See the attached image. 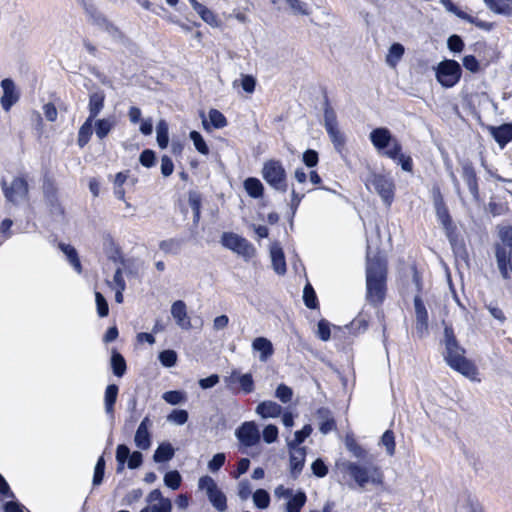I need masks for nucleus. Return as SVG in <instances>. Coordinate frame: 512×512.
<instances>
[{"label":"nucleus","instance_id":"c9c22d12","mask_svg":"<svg viewBox=\"0 0 512 512\" xmlns=\"http://www.w3.org/2000/svg\"><path fill=\"white\" fill-rule=\"evenodd\" d=\"M463 179L466 182L470 193L476 198L478 196V185L475 172L472 167H463Z\"/></svg>","mask_w":512,"mask_h":512},{"label":"nucleus","instance_id":"aec40b11","mask_svg":"<svg viewBox=\"0 0 512 512\" xmlns=\"http://www.w3.org/2000/svg\"><path fill=\"white\" fill-rule=\"evenodd\" d=\"M306 450L304 447L290 448V468L293 477H297L305 463Z\"/></svg>","mask_w":512,"mask_h":512},{"label":"nucleus","instance_id":"338daca9","mask_svg":"<svg viewBox=\"0 0 512 512\" xmlns=\"http://www.w3.org/2000/svg\"><path fill=\"white\" fill-rule=\"evenodd\" d=\"M448 48L453 52H461L464 48V42L458 35H452L447 41Z\"/></svg>","mask_w":512,"mask_h":512},{"label":"nucleus","instance_id":"e433bc0d","mask_svg":"<svg viewBox=\"0 0 512 512\" xmlns=\"http://www.w3.org/2000/svg\"><path fill=\"white\" fill-rule=\"evenodd\" d=\"M111 367L114 375L117 377H122L126 372V361L124 357L117 351L112 352Z\"/></svg>","mask_w":512,"mask_h":512},{"label":"nucleus","instance_id":"4d7b16f0","mask_svg":"<svg viewBox=\"0 0 512 512\" xmlns=\"http://www.w3.org/2000/svg\"><path fill=\"white\" fill-rule=\"evenodd\" d=\"M95 301L97 306V313L100 317H106L109 313L108 303L105 297L100 293H95Z\"/></svg>","mask_w":512,"mask_h":512},{"label":"nucleus","instance_id":"774afa93","mask_svg":"<svg viewBox=\"0 0 512 512\" xmlns=\"http://www.w3.org/2000/svg\"><path fill=\"white\" fill-rule=\"evenodd\" d=\"M148 507L151 512H172L171 500H163L162 503H155Z\"/></svg>","mask_w":512,"mask_h":512},{"label":"nucleus","instance_id":"7c9ffc66","mask_svg":"<svg viewBox=\"0 0 512 512\" xmlns=\"http://www.w3.org/2000/svg\"><path fill=\"white\" fill-rule=\"evenodd\" d=\"M244 188L252 198H260L263 196L264 186L257 178L250 177L244 181Z\"/></svg>","mask_w":512,"mask_h":512},{"label":"nucleus","instance_id":"6e6552de","mask_svg":"<svg viewBox=\"0 0 512 512\" xmlns=\"http://www.w3.org/2000/svg\"><path fill=\"white\" fill-rule=\"evenodd\" d=\"M436 77L443 86L452 87L461 77V67L455 60L442 61L437 67Z\"/></svg>","mask_w":512,"mask_h":512},{"label":"nucleus","instance_id":"37998d69","mask_svg":"<svg viewBox=\"0 0 512 512\" xmlns=\"http://www.w3.org/2000/svg\"><path fill=\"white\" fill-rule=\"evenodd\" d=\"M182 477L176 470L169 471L164 476V483L172 490H177L181 485Z\"/></svg>","mask_w":512,"mask_h":512},{"label":"nucleus","instance_id":"c85d7f7f","mask_svg":"<svg viewBox=\"0 0 512 512\" xmlns=\"http://www.w3.org/2000/svg\"><path fill=\"white\" fill-rule=\"evenodd\" d=\"M116 121L114 117H108L103 119H98L95 122V133L96 136L102 140L104 139L110 131L115 127Z\"/></svg>","mask_w":512,"mask_h":512},{"label":"nucleus","instance_id":"6e6d98bb","mask_svg":"<svg viewBox=\"0 0 512 512\" xmlns=\"http://www.w3.org/2000/svg\"><path fill=\"white\" fill-rule=\"evenodd\" d=\"M209 119H210L211 124L215 128H223L227 125V120H226L225 116L220 111H218L216 109H211L209 111Z\"/></svg>","mask_w":512,"mask_h":512},{"label":"nucleus","instance_id":"20e7f679","mask_svg":"<svg viewBox=\"0 0 512 512\" xmlns=\"http://www.w3.org/2000/svg\"><path fill=\"white\" fill-rule=\"evenodd\" d=\"M262 177L273 189L285 193L288 188L286 170L279 160H268L262 168Z\"/></svg>","mask_w":512,"mask_h":512},{"label":"nucleus","instance_id":"b1692460","mask_svg":"<svg viewBox=\"0 0 512 512\" xmlns=\"http://www.w3.org/2000/svg\"><path fill=\"white\" fill-rule=\"evenodd\" d=\"M119 388L116 384H110L105 389L104 407L106 414L111 420L114 419V405L117 400Z\"/></svg>","mask_w":512,"mask_h":512},{"label":"nucleus","instance_id":"393cba45","mask_svg":"<svg viewBox=\"0 0 512 512\" xmlns=\"http://www.w3.org/2000/svg\"><path fill=\"white\" fill-rule=\"evenodd\" d=\"M317 418L319 420V430L323 434H327L336 428L335 420L327 408H320L317 411Z\"/></svg>","mask_w":512,"mask_h":512},{"label":"nucleus","instance_id":"de8ad7c7","mask_svg":"<svg viewBox=\"0 0 512 512\" xmlns=\"http://www.w3.org/2000/svg\"><path fill=\"white\" fill-rule=\"evenodd\" d=\"M159 361L165 367H173L177 362V353L174 350H164L160 352Z\"/></svg>","mask_w":512,"mask_h":512},{"label":"nucleus","instance_id":"49530a36","mask_svg":"<svg viewBox=\"0 0 512 512\" xmlns=\"http://www.w3.org/2000/svg\"><path fill=\"white\" fill-rule=\"evenodd\" d=\"M180 247H181V242L177 239L163 240L159 243L160 250H162L166 254H168V253L177 254L180 250Z\"/></svg>","mask_w":512,"mask_h":512},{"label":"nucleus","instance_id":"13d9d810","mask_svg":"<svg viewBox=\"0 0 512 512\" xmlns=\"http://www.w3.org/2000/svg\"><path fill=\"white\" fill-rule=\"evenodd\" d=\"M163 399L172 405H177L185 401V395L180 391H168L163 394Z\"/></svg>","mask_w":512,"mask_h":512},{"label":"nucleus","instance_id":"39448f33","mask_svg":"<svg viewBox=\"0 0 512 512\" xmlns=\"http://www.w3.org/2000/svg\"><path fill=\"white\" fill-rule=\"evenodd\" d=\"M220 242L222 246L243 257L246 261L256 254L255 247L247 239L236 233L224 232L221 235Z\"/></svg>","mask_w":512,"mask_h":512},{"label":"nucleus","instance_id":"a19ab883","mask_svg":"<svg viewBox=\"0 0 512 512\" xmlns=\"http://www.w3.org/2000/svg\"><path fill=\"white\" fill-rule=\"evenodd\" d=\"M326 131H327L335 149L338 152H340L345 145V136L337 127L328 129Z\"/></svg>","mask_w":512,"mask_h":512},{"label":"nucleus","instance_id":"4be33fe9","mask_svg":"<svg viewBox=\"0 0 512 512\" xmlns=\"http://www.w3.org/2000/svg\"><path fill=\"white\" fill-rule=\"evenodd\" d=\"M255 411L263 419L277 418L282 414V407L274 401L267 400L260 402Z\"/></svg>","mask_w":512,"mask_h":512},{"label":"nucleus","instance_id":"1a4fd4ad","mask_svg":"<svg viewBox=\"0 0 512 512\" xmlns=\"http://www.w3.org/2000/svg\"><path fill=\"white\" fill-rule=\"evenodd\" d=\"M2 190L7 201L18 204L27 199L28 183L24 178H14L10 184L2 181Z\"/></svg>","mask_w":512,"mask_h":512},{"label":"nucleus","instance_id":"8fccbe9b","mask_svg":"<svg viewBox=\"0 0 512 512\" xmlns=\"http://www.w3.org/2000/svg\"><path fill=\"white\" fill-rule=\"evenodd\" d=\"M285 2L289 6L292 13H294V14H301V15H309L310 14L307 4L301 0H285Z\"/></svg>","mask_w":512,"mask_h":512},{"label":"nucleus","instance_id":"2f4dec72","mask_svg":"<svg viewBox=\"0 0 512 512\" xmlns=\"http://www.w3.org/2000/svg\"><path fill=\"white\" fill-rule=\"evenodd\" d=\"M59 248L61 251L67 256L68 261L73 266V268L77 271V273L82 272V266L77 254V251L74 247L69 244L60 243Z\"/></svg>","mask_w":512,"mask_h":512},{"label":"nucleus","instance_id":"dca6fc26","mask_svg":"<svg viewBox=\"0 0 512 512\" xmlns=\"http://www.w3.org/2000/svg\"><path fill=\"white\" fill-rule=\"evenodd\" d=\"M151 426L152 422L148 417H145L138 426L135 433L134 442L139 449L147 450L150 448L151 436L149 433V428Z\"/></svg>","mask_w":512,"mask_h":512},{"label":"nucleus","instance_id":"e2e57ef3","mask_svg":"<svg viewBox=\"0 0 512 512\" xmlns=\"http://www.w3.org/2000/svg\"><path fill=\"white\" fill-rule=\"evenodd\" d=\"M140 163L147 168L152 167L155 164V153L150 149L144 150L139 157Z\"/></svg>","mask_w":512,"mask_h":512},{"label":"nucleus","instance_id":"f8f14e48","mask_svg":"<svg viewBox=\"0 0 512 512\" xmlns=\"http://www.w3.org/2000/svg\"><path fill=\"white\" fill-rule=\"evenodd\" d=\"M238 440L246 447L259 443L260 432L255 422H244L235 432Z\"/></svg>","mask_w":512,"mask_h":512},{"label":"nucleus","instance_id":"a878e982","mask_svg":"<svg viewBox=\"0 0 512 512\" xmlns=\"http://www.w3.org/2000/svg\"><path fill=\"white\" fill-rule=\"evenodd\" d=\"M270 255L275 272L278 274H284L286 272L284 253L277 243L271 246Z\"/></svg>","mask_w":512,"mask_h":512},{"label":"nucleus","instance_id":"c03bdc74","mask_svg":"<svg viewBox=\"0 0 512 512\" xmlns=\"http://www.w3.org/2000/svg\"><path fill=\"white\" fill-rule=\"evenodd\" d=\"M324 127L326 130L337 127L336 114L327 100L324 108Z\"/></svg>","mask_w":512,"mask_h":512},{"label":"nucleus","instance_id":"bf43d9fd","mask_svg":"<svg viewBox=\"0 0 512 512\" xmlns=\"http://www.w3.org/2000/svg\"><path fill=\"white\" fill-rule=\"evenodd\" d=\"M167 419L177 425H183L188 420V413L186 410H174L168 415Z\"/></svg>","mask_w":512,"mask_h":512},{"label":"nucleus","instance_id":"f704fd0d","mask_svg":"<svg viewBox=\"0 0 512 512\" xmlns=\"http://www.w3.org/2000/svg\"><path fill=\"white\" fill-rule=\"evenodd\" d=\"M404 54V47L400 43H394L389 48V52L386 56V63L391 68L396 67L399 60L402 58Z\"/></svg>","mask_w":512,"mask_h":512},{"label":"nucleus","instance_id":"2eb2a0df","mask_svg":"<svg viewBox=\"0 0 512 512\" xmlns=\"http://www.w3.org/2000/svg\"><path fill=\"white\" fill-rule=\"evenodd\" d=\"M384 156L396 161L401 165V168L406 172H412L413 161L410 156H406L402 153V146L400 143H394L393 148H389L384 151Z\"/></svg>","mask_w":512,"mask_h":512},{"label":"nucleus","instance_id":"cd10ccee","mask_svg":"<svg viewBox=\"0 0 512 512\" xmlns=\"http://www.w3.org/2000/svg\"><path fill=\"white\" fill-rule=\"evenodd\" d=\"M487 7L498 14H512V0H483Z\"/></svg>","mask_w":512,"mask_h":512},{"label":"nucleus","instance_id":"bb28decb","mask_svg":"<svg viewBox=\"0 0 512 512\" xmlns=\"http://www.w3.org/2000/svg\"><path fill=\"white\" fill-rule=\"evenodd\" d=\"M492 136L501 147H504L512 140V125L504 124L500 127L492 128Z\"/></svg>","mask_w":512,"mask_h":512},{"label":"nucleus","instance_id":"79ce46f5","mask_svg":"<svg viewBox=\"0 0 512 512\" xmlns=\"http://www.w3.org/2000/svg\"><path fill=\"white\" fill-rule=\"evenodd\" d=\"M130 455V449L124 444H120L116 449V460L118 463L117 472L120 473L124 469V465Z\"/></svg>","mask_w":512,"mask_h":512},{"label":"nucleus","instance_id":"58836bf2","mask_svg":"<svg viewBox=\"0 0 512 512\" xmlns=\"http://www.w3.org/2000/svg\"><path fill=\"white\" fill-rule=\"evenodd\" d=\"M157 143L160 148H166L168 145V124L164 120H160L156 126Z\"/></svg>","mask_w":512,"mask_h":512},{"label":"nucleus","instance_id":"f3484780","mask_svg":"<svg viewBox=\"0 0 512 512\" xmlns=\"http://www.w3.org/2000/svg\"><path fill=\"white\" fill-rule=\"evenodd\" d=\"M1 87L3 89V95L0 99L1 106L5 111H9L18 101L19 95L15 91V85L11 79L2 80Z\"/></svg>","mask_w":512,"mask_h":512},{"label":"nucleus","instance_id":"0e129e2a","mask_svg":"<svg viewBox=\"0 0 512 512\" xmlns=\"http://www.w3.org/2000/svg\"><path fill=\"white\" fill-rule=\"evenodd\" d=\"M252 493V488L248 480L244 479L238 484V496L241 500H247Z\"/></svg>","mask_w":512,"mask_h":512},{"label":"nucleus","instance_id":"a211bd4d","mask_svg":"<svg viewBox=\"0 0 512 512\" xmlns=\"http://www.w3.org/2000/svg\"><path fill=\"white\" fill-rule=\"evenodd\" d=\"M171 315L181 329L189 330L191 328V321L184 301L177 300L172 304Z\"/></svg>","mask_w":512,"mask_h":512},{"label":"nucleus","instance_id":"5701e85b","mask_svg":"<svg viewBox=\"0 0 512 512\" xmlns=\"http://www.w3.org/2000/svg\"><path fill=\"white\" fill-rule=\"evenodd\" d=\"M104 101L105 94L103 91H96L89 95V116L87 119L94 120L100 114L104 107Z\"/></svg>","mask_w":512,"mask_h":512},{"label":"nucleus","instance_id":"864d4df0","mask_svg":"<svg viewBox=\"0 0 512 512\" xmlns=\"http://www.w3.org/2000/svg\"><path fill=\"white\" fill-rule=\"evenodd\" d=\"M190 138L194 143L195 148L201 154L207 155L209 153L208 146L206 145L202 135L197 131L190 132Z\"/></svg>","mask_w":512,"mask_h":512},{"label":"nucleus","instance_id":"7ed1b4c3","mask_svg":"<svg viewBox=\"0 0 512 512\" xmlns=\"http://www.w3.org/2000/svg\"><path fill=\"white\" fill-rule=\"evenodd\" d=\"M444 343L447 364L465 377L474 379L477 375V369L472 362L465 358V350L458 344L451 325L445 324Z\"/></svg>","mask_w":512,"mask_h":512},{"label":"nucleus","instance_id":"f257e3e1","mask_svg":"<svg viewBox=\"0 0 512 512\" xmlns=\"http://www.w3.org/2000/svg\"><path fill=\"white\" fill-rule=\"evenodd\" d=\"M386 293V264L378 256H367L366 299L374 306L382 304Z\"/></svg>","mask_w":512,"mask_h":512},{"label":"nucleus","instance_id":"473e14b6","mask_svg":"<svg viewBox=\"0 0 512 512\" xmlns=\"http://www.w3.org/2000/svg\"><path fill=\"white\" fill-rule=\"evenodd\" d=\"M345 446L354 457L363 460L367 459V451L357 443L352 435H347L345 437Z\"/></svg>","mask_w":512,"mask_h":512},{"label":"nucleus","instance_id":"3c124183","mask_svg":"<svg viewBox=\"0 0 512 512\" xmlns=\"http://www.w3.org/2000/svg\"><path fill=\"white\" fill-rule=\"evenodd\" d=\"M275 397L278 398L282 403L286 404L292 400L293 390L285 384H280L276 388Z\"/></svg>","mask_w":512,"mask_h":512},{"label":"nucleus","instance_id":"ea45409f","mask_svg":"<svg viewBox=\"0 0 512 512\" xmlns=\"http://www.w3.org/2000/svg\"><path fill=\"white\" fill-rule=\"evenodd\" d=\"M253 502L259 509H266L270 504V495L264 489H257L253 493Z\"/></svg>","mask_w":512,"mask_h":512},{"label":"nucleus","instance_id":"680f3d73","mask_svg":"<svg viewBox=\"0 0 512 512\" xmlns=\"http://www.w3.org/2000/svg\"><path fill=\"white\" fill-rule=\"evenodd\" d=\"M189 205L194 213V222L197 223L200 218V207H201V201L198 195L191 194L189 196Z\"/></svg>","mask_w":512,"mask_h":512},{"label":"nucleus","instance_id":"09e8293b","mask_svg":"<svg viewBox=\"0 0 512 512\" xmlns=\"http://www.w3.org/2000/svg\"><path fill=\"white\" fill-rule=\"evenodd\" d=\"M303 300H304L305 305L308 308L314 309L317 307V297H316L314 289L312 288V286L310 284H307L304 287Z\"/></svg>","mask_w":512,"mask_h":512},{"label":"nucleus","instance_id":"0eeeda50","mask_svg":"<svg viewBox=\"0 0 512 512\" xmlns=\"http://www.w3.org/2000/svg\"><path fill=\"white\" fill-rule=\"evenodd\" d=\"M198 488L205 491L210 503L215 509L220 512L226 511V496L212 477L208 475L202 476L198 481Z\"/></svg>","mask_w":512,"mask_h":512},{"label":"nucleus","instance_id":"69168bd1","mask_svg":"<svg viewBox=\"0 0 512 512\" xmlns=\"http://www.w3.org/2000/svg\"><path fill=\"white\" fill-rule=\"evenodd\" d=\"M225 463V454L217 453L213 456V458L208 463V468L212 472L218 471L223 464Z\"/></svg>","mask_w":512,"mask_h":512},{"label":"nucleus","instance_id":"c756f323","mask_svg":"<svg viewBox=\"0 0 512 512\" xmlns=\"http://www.w3.org/2000/svg\"><path fill=\"white\" fill-rule=\"evenodd\" d=\"M174 448L170 443H161L154 452L153 459L157 463L166 462L174 457Z\"/></svg>","mask_w":512,"mask_h":512},{"label":"nucleus","instance_id":"5fc2aeb1","mask_svg":"<svg viewBox=\"0 0 512 512\" xmlns=\"http://www.w3.org/2000/svg\"><path fill=\"white\" fill-rule=\"evenodd\" d=\"M104 470H105V460L104 457L101 456L97 460V463L94 468V476H93V485L97 486L102 483L103 477H104Z\"/></svg>","mask_w":512,"mask_h":512},{"label":"nucleus","instance_id":"412c9836","mask_svg":"<svg viewBox=\"0 0 512 512\" xmlns=\"http://www.w3.org/2000/svg\"><path fill=\"white\" fill-rule=\"evenodd\" d=\"M252 349L259 352V360L266 362L274 353L272 342L265 337H257L252 342Z\"/></svg>","mask_w":512,"mask_h":512},{"label":"nucleus","instance_id":"72a5a7b5","mask_svg":"<svg viewBox=\"0 0 512 512\" xmlns=\"http://www.w3.org/2000/svg\"><path fill=\"white\" fill-rule=\"evenodd\" d=\"M93 121L94 120L86 119L79 128L77 143L81 148H83L89 142L93 134Z\"/></svg>","mask_w":512,"mask_h":512},{"label":"nucleus","instance_id":"f03ea898","mask_svg":"<svg viewBox=\"0 0 512 512\" xmlns=\"http://www.w3.org/2000/svg\"><path fill=\"white\" fill-rule=\"evenodd\" d=\"M336 467L341 473L349 476L360 488H365L368 484H383L384 474L381 468L370 460L366 459L364 463L349 460L338 461Z\"/></svg>","mask_w":512,"mask_h":512},{"label":"nucleus","instance_id":"9d476101","mask_svg":"<svg viewBox=\"0 0 512 512\" xmlns=\"http://www.w3.org/2000/svg\"><path fill=\"white\" fill-rule=\"evenodd\" d=\"M369 139L378 152L384 153L385 150L394 147V143H400L392 136L390 130L386 127L373 129L369 134Z\"/></svg>","mask_w":512,"mask_h":512},{"label":"nucleus","instance_id":"a18cd8bd","mask_svg":"<svg viewBox=\"0 0 512 512\" xmlns=\"http://www.w3.org/2000/svg\"><path fill=\"white\" fill-rule=\"evenodd\" d=\"M311 433V425H305L301 430L296 431L294 440L288 443L289 448L298 447Z\"/></svg>","mask_w":512,"mask_h":512},{"label":"nucleus","instance_id":"9b49d317","mask_svg":"<svg viewBox=\"0 0 512 512\" xmlns=\"http://www.w3.org/2000/svg\"><path fill=\"white\" fill-rule=\"evenodd\" d=\"M370 183L384 203L390 206L394 198L395 185L393 180L384 175L375 174L372 176Z\"/></svg>","mask_w":512,"mask_h":512},{"label":"nucleus","instance_id":"6ab92c4d","mask_svg":"<svg viewBox=\"0 0 512 512\" xmlns=\"http://www.w3.org/2000/svg\"><path fill=\"white\" fill-rule=\"evenodd\" d=\"M227 386L238 382L245 393H251L254 390V381L250 373L240 374L237 370H233L230 376L224 378Z\"/></svg>","mask_w":512,"mask_h":512},{"label":"nucleus","instance_id":"4468645a","mask_svg":"<svg viewBox=\"0 0 512 512\" xmlns=\"http://www.w3.org/2000/svg\"><path fill=\"white\" fill-rule=\"evenodd\" d=\"M434 205H435L437 218L440 221V223L442 224L443 228L445 229L448 238L452 242L453 241L452 232H453L454 228L452 225V221H451V217L449 215L448 209L445 206L440 194L435 198Z\"/></svg>","mask_w":512,"mask_h":512},{"label":"nucleus","instance_id":"423d86ee","mask_svg":"<svg viewBox=\"0 0 512 512\" xmlns=\"http://www.w3.org/2000/svg\"><path fill=\"white\" fill-rule=\"evenodd\" d=\"M499 236L501 244L497 246L496 258L502 276L507 277V262L512 258V227H502Z\"/></svg>","mask_w":512,"mask_h":512},{"label":"nucleus","instance_id":"603ef678","mask_svg":"<svg viewBox=\"0 0 512 512\" xmlns=\"http://www.w3.org/2000/svg\"><path fill=\"white\" fill-rule=\"evenodd\" d=\"M381 444L386 448L387 453L392 456L395 453V438L391 430H387L381 437Z\"/></svg>","mask_w":512,"mask_h":512},{"label":"nucleus","instance_id":"4c0bfd02","mask_svg":"<svg viewBox=\"0 0 512 512\" xmlns=\"http://www.w3.org/2000/svg\"><path fill=\"white\" fill-rule=\"evenodd\" d=\"M289 501L286 505L287 512H300L301 508L304 506L306 502V495L304 492L299 491L295 495L289 497Z\"/></svg>","mask_w":512,"mask_h":512},{"label":"nucleus","instance_id":"ddd939ff","mask_svg":"<svg viewBox=\"0 0 512 512\" xmlns=\"http://www.w3.org/2000/svg\"><path fill=\"white\" fill-rule=\"evenodd\" d=\"M415 308V329L420 337H424L428 333V312L420 296L414 297Z\"/></svg>","mask_w":512,"mask_h":512},{"label":"nucleus","instance_id":"052dcab7","mask_svg":"<svg viewBox=\"0 0 512 512\" xmlns=\"http://www.w3.org/2000/svg\"><path fill=\"white\" fill-rule=\"evenodd\" d=\"M278 437V428L273 425H267L263 430V439L266 443L270 444L277 440Z\"/></svg>","mask_w":512,"mask_h":512}]
</instances>
